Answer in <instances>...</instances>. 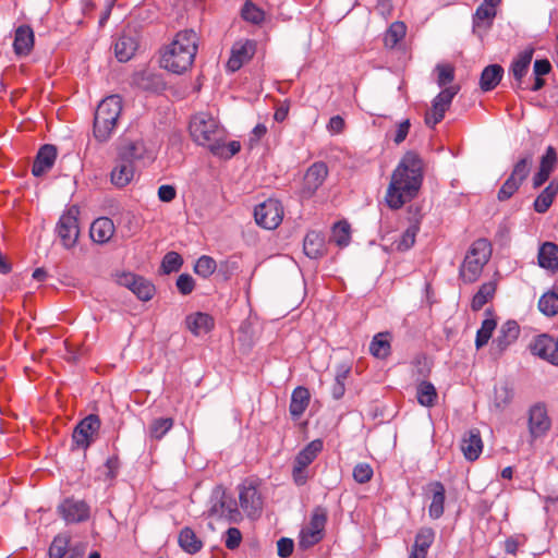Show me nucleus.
<instances>
[{"mask_svg":"<svg viewBox=\"0 0 558 558\" xmlns=\"http://www.w3.org/2000/svg\"><path fill=\"white\" fill-rule=\"evenodd\" d=\"M423 182V161L417 154L408 151L395 169L386 193V203L399 209L416 197Z\"/></svg>","mask_w":558,"mask_h":558,"instance_id":"1","label":"nucleus"},{"mask_svg":"<svg viewBox=\"0 0 558 558\" xmlns=\"http://www.w3.org/2000/svg\"><path fill=\"white\" fill-rule=\"evenodd\" d=\"M198 41V35L193 29L178 32L161 50V68L175 74L186 72L194 63Z\"/></svg>","mask_w":558,"mask_h":558,"instance_id":"2","label":"nucleus"},{"mask_svg":"<svg viewBox=\"0 0 558 558\" xmlns=\"http://www.w3.org/2000/svg\"><path fill=\"white\" fill-rule=\"evenodd\" d=\"M122 111V99L111 95L102 99L95 112L94 136L98 142H107L116 130Z\"/></svg>","mask_w":558,"mask_h":558,"instance_id":"3","label":"nucleus"},{"mask_svg":"<svg viewBox=\"0 0 558 558\" xmlns=\"http://www.w3.org/2000/svg\"><path fill=\"white\" fill-rule=\"evenodd\" d=\"M492 256V245L486 239L475 240L464 256L459 268V278L464 283L475 282L482 275L484 266Z\"/></svg>","mask_w":558,"mask_h":558,"instance_id":"4","label":"nucleus"},{"mask_svg":"<svg viewBox=\"0 0 558 558\" xmlns=\"http://www.w3.org/2000/svg\"><path fill=\"white\" fill-rule=\"evenodd\" d=\"M190 134L195 143L207 147L209 150L218 143L226 140V131L219 122L208 113L201 112L190 121Z\"/></svg>","mask_w":558,"mask_h":558,"instance_id":"5","label":"nucleus"},{"mask_svg":"<svg viewBox=\"0 0 558 558\" xmlns=\"http://www.w3.org/2000/svg\"><path fill=\"white\" fill-rule=\"evenodd\" d=\"M207 518L239 522L242 514L234 498L227 493L222 485L213 488L208 499L207 510L204 512Z\"/></svg>","mask_w":558,"mask_h":558,"instance_id":"6","label":"nucleus"},{"mask_svg":"<svg viewBox=\"0 0 558 558\" xmlns=\"http://www.w3.org/2000/svg\"><path fill=\"white\" fill-rule=\"evenodd\" d=\"M80 208L76 205L70 206L59 218L56 232L64 248L75 246L80 236L78 227Z\"/></svg>","mask_w":558,"mask_h":558,"instance_id":"7","label":"nucleus"},{"mask_svg":"<svg viewBox=\"0 0 558 558\" xmlns=\"http://www.w3.org/2000/svg\"><path fill=\"white\" fill-rule=\"evenodd\" d=\"M326 522L327 511L322 507L315 508L308 524L300 532L299 546L307 549L318 544L324 538Z\"/></svg>","mask_w":558,"mask_h":558,"instance_id":"8","label":"nucleus"},{"mask_svg":"<svg viewBox=\"0 0 558 558\" xmlns=\"http://www.w3.org/2000/svg\"><path fill=\"white\" fill-rule=\"evenodd\" d=\"M324 447L323 440L314 439L302 449L294 460L292 477L298 486H303L308 480L307 466L313 463Z\"/></svg>","mask_w":558,"mask_h":558,"instance_id":"9","label":"nucleus"},{"mask_svg":"<svg viewBox=\"0 0 558 558\" xmlns=\"http://www.w3.org/2000/svg\"><path fill=\"white\" fill-rule=\"evenodd\" d=\"M239 505L247 517H258L263 510L264 499L258 485L253 480H245L238 487Z\"/></svg>","mask_w":558,"mask_h":558,"instance_id":"10","label":"nucleus"},{"mask_svg":"<svg viewBox=\"0 0 558 558\" xmlns=\"http://www.w3.org/2000/svg\"><path fill=\"white\" fill-rule=\"evenodd\" d=\"M254 216L257 225L274 230L282 221L283 207L278 199L269 198L255 207Z\"/></svg>","mask_w":558,"mask_h":558,"instance_id":"11","label":"nucleus"},{"mask_svg":"<svg viewBox=\"0 0 558 558\" xmlns=\"http://www.w3.org/2000/svg\"><path fill=\"white\" fill-rule=\"evenodd\" d=\"M101 421L98 415L89 414L74 428L72 440L77 448L87 449L98 437Z\"/></svg>","mask_w":558,"mask_h":558,"instance_id":"12","label":"nucleus"},{"mask_svg":"<svg viewBox=\"0 0 558 558\" xmlns=\"http://www.w3.org/2000/svg\"><path fill=\"white\" fill-rule=\"evenodd\" d=\"M458 86L445 87L432 101V108L425 114V123L429 128H434L445 117L452 99L458 94Z\"/></svg>","mask_w":558,"mask_h":558,"instance_id":"13","label":"nucleus"},{"mask_svg":"<svg viewBox=\"0 0 558 558\" xmlns=\"http://www.w3.org/2000/svg\"><path fill=\"white\" fill-rule=\"evenodd\" d=\"M327 175V165L323 161L314 162L304 174L301 196L303 198H311L323 185Z\"/></svg>","mask_w":558,"mask_h":558,"instance_id":"14","label":"nucleus"},{"mask_svg":"<svg viewBox=\"0 0 558 558\" xmlns=\"http://www.w3.org/2000/svg\"><path fill=\"white\" fill-rule=\"evenodd\" d=\"M551 421L544 404H535L529 411V433L532 441L545 436L550 429Z\"/></svg>","mask_w":558,"mask_h":558,"instance_id":"15","label":"nucleus"},{"mask_svg":"<svg viewBox=\"0 0 558 558\" xmlns=\"http://www.w3.org/2000/svg\"><path fill=\"white\" fill-rule=\"evenodd\" d=\"M534 355L558 366V336L557 339L543 333L537 336L530 345Z\"/></svg>","mask_w":558,"mask_h":558,"instance_id":"16","label":"nucleus"},{"mask_svg":"<svg viewBox=\"0 0 558 558\" xmlns=\"http://www.w3.org/2000/svg\"><path fill=\"white\" fill-rule=\"evenodd\" d=\"M58 511L66 523H78L89 518V507L83 500L68 498L58 507Z\"/></svg>","mask_w":558,"mask_h":558,"instance_id":"17","label":"nucleus"},{"mask_svg":"<svg viewBox=\"0 0 558 558\" xmlns=\"http://www.w3.org/2000/svg\"><path fill=\"white\" fill-rule=\"evenodd\" d=\"M256 50V45L253 40L245 39L234 43L231 49V56L227 62V68L231 72H235L242 68V65L248 62Z\"/></svg>","mask_w":558,"mask_h":558,"instance_id":"18","label":"nucleus"},{"mask_svg":"<svg viewBox=\"0 0 558 558\" xmlns=\"http://www.w3.org/2000/svg\"><path fill=\"white\" fill-rule=\"evenodd\" d=\"M119 157L124 158L132 163L135 160L151 161L155 158V151L144 140H135L121 146Z\"/></svg>","mask_w":558,"mask_h":558,"instance_id":"19","label":"nucleus"},{"mask_svg":"<svg viewBox=\"0 0 558 558\" xmlns=\"http://www.w3.org/2000/svg\"><path fill=\"white\" fill-rule=\"evenodd\" d=\"M520 327L517 322L508 320L502 324L498 336L493 341V350L501 354L510 344H512L519 337Z\"/></svg>","mask_w":558,"mask_h":558,"instance_id":"20","label":"nucleus"},{"mask_svg":"<svg viewBox=\"0 0 558 558\" xmlns=\"http://www.w3.org/2000/svg\"><path fill=\"white\" fill-rule=\"evenodd\" d=\"M57 149L53 145L46 144L37 153L32 167V173L35 177H41L47 173L54 165Z\"/></svg>","mask_w":558,"mask_h":558,"instance_id":"21","label":"nucleus"},{"mask_svg":"<svg viewBox=\"0 0 558 558\" xmlns=\"http://www.w3.org/2000/svg\"><path fill=\"white\" fill-rule=\"evenodd\" d=\"M35 36L31 26L20 25L14 32L13 50L16 56L25 57L34 47Z\"/></svg>","mask_w":558,"mask_h":558,"instance_id":"22","label":"nucleus"},{"mask_svg":"<svg viewBox=\"0 0 558 558\" xmlns=\"http://www.w3.org/2000/svg\"><path fill=\"white\" fill-rule=\"evenodd\" d=\"M76 551L85 553L82 545L70 546V537L63 534L56 536L49 547V558H70Z\"/></svg>","mask_w":558,"mask_h":558,"instance_id":"23","label":"nucleus"},{"mask_svg":"<svg viewBox=\"0 0 558 558\" xmlns=\"http://www.w3.org/2000/svg\"><path fill=\"white\" fill-rule=\"evenodd\" d=\"M461 450L469 461H475L483 450V441L478 429H470L461 441Z\"/></svg>","mask_w":558,"mask_h":558,"instance_id":"24","label":"nucleus"},{"mask_svg":"<svg viewBox=\"0 0 558 558\" xmlns=\"http://www.w3.org/2000/svg\"><path fill=\"white\" fill-rule=\"evenodd\" d=\"M435 539V532L430 527H422L415 535V541L409 558H426L427 551Z\"/></svg>","mask_w":558,"mask_h":558,"instance_id":"25","label":"nucleus"},{"mask_svg":"<svg viewBox=\"0 0 558 558\" xmlns=\"http://www.w3.org/2000/svg\"><path fill=\"white\" fill-rule=\"evenodd\" d=\"M432 493V501L428 508V514L432 519H439L445 511V486L440 482H433L428 485Z\"/></svg>","mask_w":558,"mask_h":558,"instance_id":"26","label":"nucleus"},{"mask_svg":"<svg viewBox=\"0 0 558 558\" xmlns=\"http://www.w3.org/2000/svg\"><path fill=\"white\" fill-rule=\"evenodd\" d=\"M114 234V223L108 217H99L90 226V238L97 243L108 242Z\"/></svg>","mask_w":558,"mask_h":558,"instance_id":"27","label":"nucleus"},{"mask_svg":"<svg viewBox=\"0 0 558 558\" xmlns=\"http://www.w3.org/2000/svg\"><path fill=\"white\" fill-rule=\"evenodd\" d=\"M187 329L195 336L209 332L214 327V318L206 313H194L185 318Z\"/></svg>","mask_w":558,"mask_h":558,"instance_id":"28","label":"nucleus"},{"mask_svg":"<svg viewBox=\"0 0 558 558\" xmlns=\"http://www.w3.org/2000/svg\"><path fill=\"white\" fill-rule=\"evenodd\" d=\"M134 177V166L124 158L119 160L111 171V182L118 187L126 186Z\"/></svg>","mask_w":558,"mask_h":558,"instance_id":"29","label":"nucleus"},{"mask_svg":"<svg viewBox=\"0 0 558 558\" xmlns=\"http://www.w3.org/2000/svg\"><path fill=\"white\" fill-rule=\"evenodd\" d=\"M538 265L553 272L558 270V245L545 242L538 251Z\"/></svg>","mask_w":558,"mask_h":558,"instance_id":"30","label":"nucleus"},{"mask_svg":"<svg viewBox=\"0 0 558 558\" xmlns=\"http://www.w3.org/2000/svg\"><path fill=\"white\" fill-rule=\"evenodd\" d=\"M558 195V179H554L539 193L533 203V208L538 214H545Z\"/></svg>","mask_w":558,"mask_h":558,"instance_id":"31","label":"nucleus"},{"mask_svg":"<svg viewBox=\"0 0 558 558\" xmlns=\"http://www.w3.org/2000/svg\"><path fill=\"white\" fill-rule=\"evenodd\" d=\"M311 393L307 388L303 386L296 387L292 391L291 402L289 407L290 414L294 418H299L308 407Z\"/></svg>","mask_w":558,"mask_h":558,"instance_id":"32","label":"nucleus"},{"mask_svg":"<svg viewBox=\"0 0 558 558\" xmlns=\"http://www.w3.org/2000/svg\"><path fill=\"white\" fill-rule=\"evenodd\" d=\"M369 353L380 360H385L391 353V335L389 332L376 333L369 343Z\"/></svg>","mask_w":558,"mask_h":558,"instance_id":"33","label":"nucleus"},{"mask_svg":"<svg viewBox=\"0 0 558 558\" xmlns=\"http://www.w3.org/2000/svg\"><path fill=\"white\" fill-rule=\"evenodd\" d=\"M498 4H481L474 14L473 23L474 31L483 28L484 32L488 31L493 24V20L496 16V7Z\"/></svg>","mask_w":558,"mask_h":558,"instance_id":"34","label":"nucleus"},{"mask_svg":"<svg viewBox=\"0 0 558 558\" xmlns=\"http://www.w3.org/2000/svg\"><path fill=\"white\" fill-rule=\"evenodd\" d=\"M504 69L499 64H492L486 66L481 75L480 86L484 92L493 90L501 81Z\"/></svg>","mask_w":558,"mask_h":558,"instance_id":"35","label":"nucleus"},{"mask_svg":"<svg viewBox=\"0 0 558 558\" xmlns=\"http://www.w3.org/2000/svg\"><path fill=\"white\" fill-rule=\"evenodd\" d=\"M496 289L497 283L495 281L483 283L471 301V308L475 312L482 310L494 298Z\"/></svg>","mask_w":558,"mask_h":558,"instance_id":"36","label":"nucleus"},{"mask_svg":"<svg viewBox=\"0 0 558 558\" xmlns=\"http://www.w3.org/2000/svg\"><path fill=\"white\" fill-rule=\"evenodd\" d=\"M137 44L131 36H121L114 45V53L120 62L129 61L135 53Z\"/></svg>","mask_w":558,"mask_h":558,"instance_id":"37","label":"nucleus"},{"mask_svg":"<svg viewBox=\"0 0 558 558\" xmlns=\"http://www.w3.org/2000/svg\"><path fill=\"white\" fill-rule=\"evenodd\" d=\"M303 250L310 258L320 257L325 251L324 239L317 232H308L304 239Z\"/></svg>","mask_w":558,"mask_h":558,"instance_id":"38","label":"nucleus"},{"mask_svg":"<svg viewBox=\"0 0 558 558\" xmlns=\"http://www.w3.org/2000/svg\"><path fill=\"white\" fill-rule=\"evenodd\" d=\"M180 547L189 554H195L201 550L203 543L190 527H184L179 534Z\"/></svg>","mask_w":558,"mask_h":558,"instance_id":"39","label":"nucleus"},{"mask_svg":"<svg viewBox=\"0 0 558 558\" xmlns=\"http://www.w3.org/2000/svg\"><path fill=\"white\" fill-rule=\"evenodd\" d=\"M437 391L435 386L426 380L421 381L416 387V398L421 405L433 407L437 400Z\"/></svg>","mask_w":558,"mask_h":558,"instance_id":"40","label":"nucleus"},{"mask_svg":"<svg viewBox=\"0 0 558 558\" xmlns=\"http://www.w3.org/2000/svg\"><path fill=\"white\" fill-rule=\"evenodd\" d=\"M407 26L403 22H393L385 33L384 44L387 48H395L405 36Z\"/></svg>","mask_w":558,"mask_h":558,"instance_id":"41","label":"nucleus"},{"mask_svg":"<svg viewBox=\"0 0 558 558\" xmlns=\"http://www.w3.org/2000/svg\"><path fill=\"white\" fill-rule=\"evenodd\" d=\"M533 58V50H525L521 52L512 62L511 64V72L514 76V78L520 83L521 80L525 76L527 73L530 63Z\"/></svg>","mask_w":558,"mask_h":558,"instance_id":"42","label":"nucleus"},{"mask_svg":"<svg viewBox=\"0 0 558 558\" xmlns=\"http://www.w3.org/2000/svg\"><path fill=\"white\" fill-rule=\"evenodd\" d=\"M539 311L548 316L553 317L558 314V290H550L545 292L538 300Z\"/></svg>","mask_w":558,"mask_h":558,"instance_id":"43","label":"nucleus"},{"mask_svg":"<svg viewBox=\"0 0 558 558\" xmlns=\"http://www.w3.org/2000/svg\"><path fill=\"white\" fill-rule=\"evenodd\" d=\"M532 165L533 156L532 154H526L514 163L509 177L520 183H523L531 172Z\"/></svg>","mask_w":558,"mask_h":558,"instance_id":"44","label":"nucleus"},{"mask_svg":"<svg viewBox=\"0 0 558 558\" xmlns=\"http://www.w3.org/2000/svg\"><path fill=\"white\" fill-rule=\"evenodd\" d=\"M496 327H497V322L493 317L486 318L482 322L481 328L476 332V338H475L476 349H481L488 343Z\"/></svg>","mask_w":558,"mask_h":558,"instance_id":"45","label":"nucleus"},{"mask_svg":"<svg viewBox=\"0 0 558 558\" xmlns=\"http://www.w3.org/2000/svg\"><path fill=\"white\" fill-rule=\"evenodd\" d=\"M173 426L171 417H158L151 421L148 433L150 438L160 440Z\"/></svg>","mask_w":558,"mask_h":558,"instance_id":"46","label":"nucleus"},{"mask_svg":"<svg viewBox=\"0 0 558 558\" xmlns=\"http://www.w3.org/2000/svg\"><path fill=\"white\" fill-rule=\"evenodd\" d=\"M241 149V144L239 141H231L229 143H225L223 141H218V143L210 150L213 155L223 158L230 159L234 155H236Z\"/></svg>","mask_w":558,"mask_h":558,"instance_id":"47","label":"nucleus"},{"mask_svg":"<svg viewBox=\"0 0 558 558\" xmlns=\"http://www.w3.org/2000/svg\"><path fill=\"white\" fill-rule=\"evenodd\" d=\"M332 241L340 247H344L351 240V227L347 221L337 222L332 228Z\"/></svg>","mask_w":558,"mask_h":558,"instance_id":"48","label":"nucleus"},{"mask_svg":"<svg viewBox=\"0 0 558 558\" xmlns=\"http://www.w3.org/2000/svg\"><path fill=\"white\" fill-rule=\"evenodd\" d=\"M418 228L416 226H410L392 245L397 251L403 252L411 248L415 243V238Z\"/></svg>","mask_w":558,"mask_h":558,"instance_id":"49","label":"nucleus"},{"mask_svg":"<svg viewBox=\"0 0 558 558\" xmlns=\"http://www.w3.org/2000/svg\"><path fill=\"white\" fill-rule=\"evenodd\" d=\"M155 292L156 289L151 281L141 276L138 278V283L135 287L134 294L136 298L143 302H147L154 298Z\"/></svg>","mask_w":558,"mask_h":558,"instance_id":"50","label":"nucleus"},{"mask_svg":"<svg viewBox=\"0 0 558 558\" xmlns=\"http://www.w3.org/2000/svg\"><path fill=\"white\" fill-rule=\"evenodd\" d=\"M216 267H217V264L213 257L203 255L197 259L194 270L197 275H199L204 278H207L211 274H214V271L216 270Z\"/></svg>","mask_w":558,"mask_h":558,"instance_id":"51","label":"nucleus"},{"mask_svg":"<svg viewBox=\"0 0 558 558\" xmlns=\"http://www.w3.org/2000/svg\"><path fill=\"white\" fill-rule=\"evenodd\" d=\"M557 161L558 157L556 149L553 146H548L545 154L541 158L538 169L550 175L557 166Z\"/></svg>","mask_w":558,"mask_h":558,"instance_id":"52","label":"nucleus"},{"mask_svg":"<svg viewBox=\"0 0 558 558\" xmlns=\"http://www.w3.org/2000/svg\"><path fill=\"white\" fill-rule=\"evenodd\" d=\"M521 184L522 183L508 177L497 193L498 201L506 202V201L510 199L518 192Z\"/></svg>","mask_w":558,"mask_h":558,"instance_id":"53","label":"nucleus"},{"mask_svg":"<svg viewBox=\"0 0 558 558\" xmlns=\"http://www.w3.org/2000/svg\"><path fill=\"white\" fill-rule=\"evenodd\" d=\"M373 474V468L366 462L357 463L353 468V478L359 484L368 483L372 480Z\"/></svg>","mask_w":558,"mask_h":558,"instance_id":"54","label":"nucleus"},{"mask_svg":"<svg viewBox=\"0 0 558 558\" xmlns=\"http://www.w3.org/2000/svg\"><path fill=\"white\" fill-rule=\"evenodd\" d=\"M183 259L177 252H169L165 255L161 267L165 274L178 271L182 266Z\"/></svg>","mask_w":558,"mask_h":558,"instance_id":"55","label":"nucleus"},{"mask_svg":"<svg viewBox=\"0 0 558 558\" xmlns=\"http://www.w3.org/2000/svg\"><path fill=\"white\" fill-rule=\"evenodd\" d=\"M436 72L439 87H445L454 80V70L450 64H438Z\"/></svg>","mask_w":558,"mask_h":558,"instance_id":"56","label":"nucleus"},{"mask_svg":"<svg viewBox=\"0 0 558 558\" xmlns=\"http://www.w3.org/2000/svg\"><path fill=\"white\" fill-rule=\"evenodd\" d=\"M242 16L244 20L252 22L254 24H258L264 20V11L252 3H245L242 9Z\"/></svg>","mask_w":558,"mask_h":558,"instance_id":"57","label":"nucleus"},{"mask_svg":"<svg viewBox=\"0 0 558 558\" xmlns=\"http://www.w3.org/2000/svg\"><path fill=\"white\" fill-rule=\"evenodd\" d=\"M140 277L141 276H137L132 272H119L116 274L114 280L119 286L124 287L134 293Z\"/></svg>","mask_w":558,"mask_h":558,"instance_id":"58","label":"nucleus"},{"mask_svg":"<svg viewBox=\"0 0 558 558\" xmlns=\"http://www.w3.org/2000/svg\"><path fill=\"white\" fill-rule=\"evenodd\" d=\"M526 542L527 537L523 534L510 536L505 542V550L508 554L517 555L518 549L524 546Z\"/></svg>","mask_w":558,"mask_h":558,"instance_id":"59","label":"nucleus"},{"mask_svg":"<svg viewBox=\"0 0 558 558\" xmlns=\"http://www.w3.org/2000/svg\"><path fill=\"white\" fill-rule=\"evenodd\" d=\"M242 534L236 527H229L226 532L225 545L228 549H235L240 546Z\"/></svg>","mask_w":558,"mask_h":558,"instance_id":"60","label":"nucleus"},{"mask_svg":"<svg viewBox=\"0 0 558 558\" xmlns=\"http://www.w3.org/2000/svg\"><path fill=\"white\" fill-rule=\"evenodd\" d=\"M511 400V392L510 390L501 386L499 388L495 389V398L494 403L497 408L502 409L505 408Z\"/></svg>","mask_w":558,"mask_h":558,"instance_id":"61","label":"nucleus"},{"mask_svg":"<svg viewBox=\"0 0 558 558\" xmlns=\"http://www.w3.org/2000/svg\"><path fill=\"white\" fill-rule=\"evenodd\" d=\"M177 288L182 294H190L194 289V279L187 274H182L177 280Z\"/></svg>","mask_w":558,"mask_h":558,"instance_id":"62","label":"nucleus"},{"mask_svg":"<svg viewBox=\"0 0 558 558\" xmlns=\"http://www.w3.org/2000/svg\"><path fill=\"white\" fill-rule=\"evenodd\" d=\"M294 543L291 538L282 537L277 542L278 555L282 558H288L292 555Z\"/></svg>","mask_w":558,"mask_h":558,"instance_id":"63","label":"nucleus"},{"mask_svg":"<svg viewBox=\"0 0 558 558\" xmlns=\"http://www.w3.org/2000/svg\"><path fill=\"white\" fill-rule=\"evenodd\" d=\"M177 196V191L173 185L163 184L158 189V197L161 202L170 203Z\"/></svg>","mask_w":558,"mask_h":558,"instance_id":"64","label":"nucleus"}]
</instances>
